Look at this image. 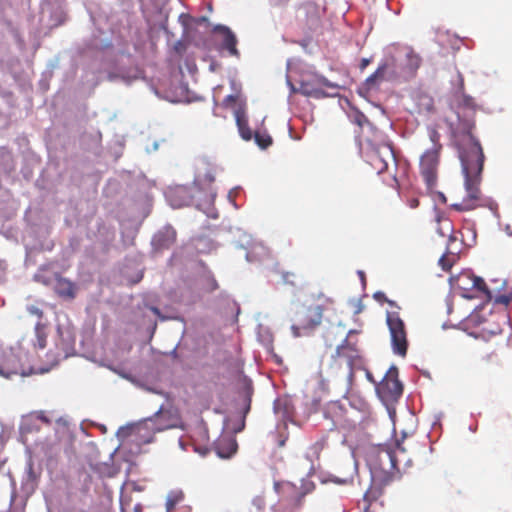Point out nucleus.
<instances>
[{
	"label": "nucleus",
	"instance_id": "obj_1",
	"mask_svg": "<svg viewBox=\"0 0 512 512\" xmlns=\"http://www.w3.org/2000/svg\"><path fill=\"white\" fill-rule=\"evenodd\" d=\"M459 78V88L454 94L456 107L458 110H468L472 115L462 118L457 112V120L446 119V123L449 126L451 141L458 151L466 191V197L451 207L456 211L465 212L482 206L480 184L485 155L480 141L473 135L477 104L474 98L465 93L463 77L460 75Z\"/></svg>",
	"mask_w": 512,
	"mask_h": 512
},
{
	"label": "nucleus",
	"instance_id": "obj_2",
	"mask_svg": "<svg viewBox=\"0 0 512 512\" xmlns=\"http://www.w3.org/2000/svg\"><path fill=\"white\" fill-rule=\"evenodd\" d=\"M335 302L323 293L312 294L302 303L291 308V333L295 338L309 337L321 326L323 320L335 313Z\"/></svg>",
	"mask_w": 512,
	"mask_h": 512
},
{
	"label": "nucleus",
	"instance_id": "obj_3",
	"mask_svg": "<svg viewBox=\"0 0 512 512\" xmlns=\"http://www.w3.org/2000/svg\"><path fill=\"white\" fill-rule=\"evenodd\" d=\"M428 137L431 147L427 148L420 156L419 169L428 189H433L437 184L443 146L440 142L441 135L435 127L428 128Z\"/></svg>",
	"mask_w": 512,
	"mask_h": 512
},
{
	"label": "nucleus",
	"instance_id": "obj_4",
	"mask_svg": "<svg viewBox=\"0 0 512 512\" xmlns=\"http://www.w3.org/2000/svg\"><path fill=\"white\" fill-rule=\"evenodd\" d=\"M374 299L378 302H386L396 310L387 311L386 322L390 331L392 348L395 354L404 357L407 354L408 341L404 321L399 315L400 307L392 300L388 299L385 293L378 291L374 294Z\"/></svg>",
	"mask_w": 512,
	"mask_h": 512
},
{
	"label": "nucleus",
	"instance_id": "obj_5",
	"mask_svg": "<svg viewBox=\"0 0 512 512\" xmlns=\"http://www.w3.org/2000/svg\"><path fill=\"white\" fill-rule=\"evenodd\" d=\"M357 334V330H350L342 343L337 346L335 355H333L334 363H337L338 359L346 360L348 368L347 380L349 386H351L353 382L354 369L363 366V359L359 349L358 340L355 339Z\"/></svg>",
	"mask_w": 512,
	"mask_h": 512
},
{
	"label": "nucleus",
	"instance_id": "obj_6",
	"mask_svg": "<svg viewBox=\"0 0 512 512\" xmlns=\"http://www.w3.org/2000/svg\"><path fill=\"white\" fill-rule=\"evenodd\" d=\"M275 490L280 495L281 500L292 509H300L304 504L306 495L315 490V484L309 479H302L300 486L285 481L275 483Z\"/></svg>",
	"mask_w": 512,
	"mask_h": 512
},
{
	"label": "nucleus",
	"instance_id": "obj_7",
	"mask_svg": "<svg viewBox=\"0 0 512 512\" xmlns=\"http://www.w3.org/2000/svg\"><path fill=\"white\" fill-rule=\"evenodd\" d=\"M378 459L381 469L389 471V478L391 480L399 477L402 462H404V465L411 464V460L406 457L405 449L398 442L394 449L386 448L379 450Z\"/></svg>",
	"mask_w": 512,
	"mask_h": 512
},
{
	"label": "nucleus",
	"instance_id": "obj_8",
	"mask_svg": "<svg viewBox=\"0 0 512 512\" xmlns=\"http://www.w3.org/2000/svg\"><path fill=\"white\" fill-rule=\"evenodd\" d=\"M376 392L386 404L396 402L403 393V385L398 378V368L391 366L382 381L377 385Z\"/></svg>",
	"mask_w": 512,
	"mask_h": 512
},
{
	"label": "nucleus",
	"instance_id": "obj_9",
	"mask_svg": "<svg viewBox=\"0 0 512 512\" xmlns=\"http://www.w3.org/2000/svg\"><path fill=\"white\" fill-rule=\"evenodd\" d=\"M367 158L378 173L387 171L390 164H396L393 148L388 143H382L377 146L372 145L367 153Z\"/></svg>",
	"mask_w": 512,
	"mask_h": 512
},
{
	"label": "nucleus",
	"instance_id": "obj_10",
	"mask_svg": "<svg viewBox=\"0 0 512 512\" xmlns=\"http://www.w3.org/2000/svg\"><path fill=\"white\" fill-rule=\"evenodd\" d=\"M323 87L332 89L339 88L337 84H334L325 77L321 76L313 81H301L299 84L298 92L304 96L320 99L328 96V94L323 91Z\"/></svg>",
	"mask_w": 512,
	"mask_h": 512
},
{
	"label": "nucleus",
	"instance_id": "obj_11",
	"mask_svg": "<svg viewBox=\"0 0 512 512\" xmlns=\"http://www.w3.org/2000/svg\"><path fill=\"white\" fill-rule=\"evenodd\" d=\"M24 374L18 355L12 349L3 351L0 362V376L11 378L14 375Z\"/></svg>",
	"mask_w": 512,
	"mask_h": 512
},
{
	"label": "nucleus",
	"instance_id": "obj_12",
	"mask_svg": "<svg viewBox=\"0 0 512 512\" xmlns=\"http://www.w3.org/2000/svg\"><path fill=\"white\" fill-rule=\"evenodd\" d=\"M395 59L390 57L384 62L380 63L376 71L371 74L364 82V87L367 91L376 90L380 84L386 79L388 70H394Z\"/></svg>",
	"mask_w": 512,
	"mask_h": 512
},
{
	"label": "nucleus",
	"instance_id": "obj_13",
	"mask_svg": "<svg viewBox=\"0 0 512 512\" xmlns=\"http://www.w3.org/2000/svg\"><path fill=\"white\" fill-rule=\"evenodd\" d=\"M473 291H477L483 294L488 301L494 299V302L496 304H502L507 306L510 302H512V291L493 296L492 292L488 289L485 281L481 277L475 275L473 280Z\"/></svg>",
	"mask_w": 512,
	"mask_h": 512
},
{
	"label": "nucleus",
	"instance_id": "obj_14",
	"mask_svg": "<svg viewBox=\"0 0 512 512\" xmlns=\"http://www.w3.org/2000/svg\"><path fill=\"white\" fill-rule=\"evenodd\" d=\"M473 280L474 274L463 272L452 278V284L455 289L461 292L464 298L472 299L476 297V295L473 294Z\"/></svg>",
	"mask_w": 512,
	"mask_h": 512
},
{
	"label": "nucleus",
	"instance_id": "obj_15",
	"mask_svg": "<svg viewBox=\"0 0 512 512\" xmlns=\"http://www.w3.org/2000/svg\"><path fill=\"white\" fill-rule=\"evenodd\" d=\"M77 285L67 278L56 276L54 291L62 299L73 300L77 295Z\"/></svg>",
	"mask_w": 512,
	"mask_h": 512
},
{
	"label": "nucleus",
	"instance_id": "obj_16",
	"mask_svg": "<svg viewBox=\"0 0 512 512\" xmlns=\"http://www.w3.org/2000/svg\"><path fill=\"white\" fill-rule=\"evenodd\" d=\"M176 238V230L172 226H165L155 234L153 243L158 249H168L176 242Z\"/></svg>",
	"mask_w": 512,
	"mask_h": 512
},
{
	"label": "nucleus",
	"instance_id": "obj_17",
	"mask_svg": "<svg viewBox=\"0 0 512 512\" xmlns=\"http://www.w3.org/2000/svg\"><path fill=\"white\" fill-rule=\"evenodd\" d=\"M237 448V441L231 436H222L215 443V451L223 459L232 457L236 453Z\"/></svg>",
	"mask_w": 512,
	"mask_h": 512
},
{
	"label": "nucleus",
	"instance_id": "obj_18",
	"mask_svg": "<svg viewBox=\"0 0 512 512\" xmlns=\"http://www.w3.org/2000/svg\"><path fill=\"white\" fill-rule=\"evenodd\" d=\"M328 439L326 436H322L320 439L311 444L305 453L306 459L311 463V469H315V463L320 460L321 453L327 448Z\"/></svg>",
	"mask_w": 512,
	"mask_h": 512
},
{
	"label": "nucleus",
	"instance_id": "obj_19",
	"mask_svg": "<svg viewBox=\"0 0 512 512\" xmlns=\"http://www.w3.org/2000/svg\"><path fill=\"white\" fill-rule=\"evenodd\" d=\"M437 227L436 231L441 237H448V244L457 240L454 234V226L452 221L443 214L437 213L436 216Z\"/></svg>",
	"mask_w": 512,
	"mask_h": 512
},
{
	"label": "nucleus",
	"instance_id": "obj_20",
	"mask_svg": "<svg viewBox=\"0 0 512 512\" xmlns=\"http://www.w3.org/2000/svg\"><path fill=\"white\" fill-rule=\"evenodd\" d=\"M214 32L220 33L223 36V47L228 50L230 55L238 56L239 52L237 50V39L233 32L224 25H217L214 27Z\"/></svg>",
	"mask_w": 512,
	"mask_h": 512
},
{
	"label": "nucleus",
	"instance_id": "obj_21",
	"mask_svg": "<svg viewBox=\"0 0 512 512\" xmlns=\"http://www.w3.org/2000/svg\"><path fill=\"white\" fill-rule=\"evenodd\" d=\"M236 124L239 130L241 137L248 141L252 138V131L248 126V119L242 110H237L235 112Z\"/></svg>",
	"mask_w": 512,
	"mask_h": 512
},
{
	"label": "nucleus",
	"instance_id": "obj_22",
	"mask_svg": "<svg viewBox=\"0 0 512 512\" xmlns=\"http://www.w3.org/2000/svg\"><path fill=\"white\" fill-rule=\"evenodd\" d=\"M185 494L181 489H174L169 491L166 498V512H174L176 506L183 502Z\"/></svg>",
	"mask_w": 512,
	"mask_h": 512
},
{
	"label": "nucleus",
	"instance_id": "obj_23",
	"mask_svg": "<svg viewBox=\"0 0 512 512\" xmlns=\"http://www.w3.org/2000/svg\"><path fill=\"white\" fill-rule=\"evenodd\" d=\"M457 260V255L447 247L446 253L439 259V265L444 271H450Z\"/></svg>",
	"mask_w": 512,
	"mask_h": 512
},
{
	"label": "nucleus",
	"instance_id": "obj_24",
	"mask_svg": "<svg viewBox=\"0 0 512 512\" xmlns=\"http://www.w3.org/2000/svg\"><path fill=\"white\" fill-rule=\"evenodd\" d=\"M254 137L257 145L262 149H265L272 144V138L267 133L256 132Z\"/></svg>",
	"mask_w": 512,
	"mask_h": 512
},
{
	"label": "nucleus",
	"instance_id": "obj_25",
	"mask_svg": "<svg viewBox=\"0 0 512 512\" xmlns=\"http://www.w3.org/2000/svg\"><path fill=\"white\" fill-rule=\"evenodd\" d=\"M406 57H407V65L409 67V69L411 71H415L419 68L420 64H421V58L419 55H417L416 53H414L412 50L409 51L407 54H406Z\"/></svg>",
	"mask_w": 512,
	"mask_h": 512
},
{
	"label": "nucleus",
	"instance_id": "obj_26",
	"mask_svg": "<svg viewBox=\"0 0 512 512\" xmlns=\"http://www.w3.org/2000/svg\"><path fill=\"white\" fill-rule=\"evenodd\" d=\"M282 279L285 283L290 284L292 286H296L298 283V275L294 272H285L282 274Z\"/></svg>",
	"mask_w": 512,
	"mask_h": 512
},
{
	"label": "nucleus",
	"instance_id": "obj_27",
	"mask_svg": "<svg viewBox=\"0 0 512 512\" xmlns=\"http://www.w3.org/2000/svg\"><path fill=\"white\" fill-rule=\"evenodd\" d=\"M335 334L336 333L333 330L327 331L324 334V339H325L326 345L328 347H332L333 346V340H334Z\"/></svg>",
	"mask_w": 512,
	"mask_h": 512
},
{
	"label": "nucleus",
	"instance_id": "obj_28",
	"mask_svg": "<svg viewBox=\"0 0 512 512\" xmlns=\"http://www.w3.org/2000/svg\"><path fill=\"white\" fill-rule=\"evenodd\" d=\"M214 179H215L214 174L211 171H207L204 174V179H203L204 182L212 183L214 181Z\"/></svg>",
	"mask_w": 512,
	"mask_h": 512
},
{
	"label": "nucleus",
	"instance_id": "obj_29",
	"mask_svg": "<svg viewBox=\"0 0 512 512\" xmlns=\"http://www.w3.org/2000/svg\"><path fill=\"white\" fill-rule=\"evenodd\" d=\"M370 64V59L362 58L359 64V68L361 71L365 70L366 67Z\"/></svg>",
	"mask_w": 512,
	"mask_h": 512
},
{
	"label": "nucleus",
	"instance_id": "obj_30",
	"mask_svg": "<svg viewBox=\"0 0 512 512\" xmlns=\"http://www.w3.org/2000/svg\"><path fill=\"white\" fill-rule=\"evenodd\" d=\"M218 288V284L214 278L210 279L209 281V290L213 291Z\"/></svg>",
	"mask_w": 512,
	"mask_h": 512
},
{
	"label": "nucleus",
	"instance_id": "obj_31",
	"mask_svg": "<svg viewBox=\"0 0 512 512\" xmlns=\"http://www.w3.org/2000/svg\"><path fill=\"white\" fill-rule=\"evenodd\" d=\"M30 311H31L32 313H34V314L38 315L39 317H42V314H43V313H42V311H41V310H39L38 308L32 307V308L30 309Z\"/></svg>",
	"mask_w": 512,
	"mask_h": 512
},
{
	"label": "nucleus",
	"instance_id": "obj_32",
	"mask_svg": "<svg viewBox=\"0 0 512 512\" xmlns=\"http://www.w3.org/2000/svg\"><path fill=\"white\" fill-rule=\"evenodd\" d=\"M362 119L366 120L365 116L363 114L357 116L356 120L357 123L361 126L362 125Z\"/></svg>",
	"mask_w": 512,
	"mask_h": 512
},
{
	"label": "nucleus",
	"instance_id": "obj_33",
	"mask_svg": "<svg viewBox=\"0 0 512 512\" xmlns=\"http://www.w3.org/2000/svg\"><path fill=\"white\" fill-rule=\"evenodd\" d=\"M418 204H419L418 200H417V199H413V200L411 201V203H410V206H411L412 208H415V207H417V206H418Z\"/></svg>",
	"mask_w": 512,
	"mask_h": 512
},
{
	"label": "nucleus",
	"instance_id": "obj_34",
	"mask_svg": "<svg viewBox=\"0 0 512 512\" xmlns=\"http://www.w3.org/2000/svg\"><path fill=\"white\" fill-rule=\"evenodd\" d=\"M367 378L369 381H371L372 383H376V381L374 380L373 376L371 375L370 372H367Z\"/></svg>",
	"mask_w": 512,
	"mask_h": 512
},
{
	"label": "nucleus",
	"instance_id": "obj_35",
	"mask_svg": "<svg viewBox=\"0 0 512 512\" xmlns=\"http://www.w3.org/2000/svg\"><path fill=\"white\" fill-rule=\"evenodd\" d=\"M39 347L40 348H44L45 347V340L44 339H39Z\"/></svg>",
	"mask_w": 512,
	"mask_h": 512
}]
</instances>
